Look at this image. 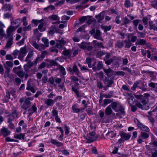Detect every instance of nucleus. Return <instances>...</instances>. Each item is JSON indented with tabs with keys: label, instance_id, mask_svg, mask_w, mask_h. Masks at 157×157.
I'll return each instance as SVG.
<instances>
[{
	"label": "nucleus",
	"instance_id": "4468645a",
	"mask_svg": "<svg viewBox=\"0 0 157 157\" xmlns=\"http://www.w3.org/2000/svg\"><path fill=\"white\" fill-rule=\"evenodd\" d=\"M27 51L26 50H21L19 53L18 59L21 60H23L24 57L26 55Z\"/></svg>",
	"mask_w": 157,
	"mask_h": 157
},
{
	"label": "nucleus",
	"instance_id": "a211bd4d",
	"mask_svg": "<svg viewBox=\"0 0 157 157\" xmlns=\"http://www.w3.org/2000/svg\"><path fill=\"white\" fill-rule=\"evenodd\" d=\"M40 57H37L34 63L33 62H29L28 63L26 64L25 65H26V67L29 68V67H32L34 63V64H36L38 62V61Z\"/></svg>",
	"mask_w": 157,
	"mask_h": 157
},
{
	"label": "nucleus",
	"instance_id": "a18cd8bd",
	"mask_svg": "<svg viewBox=\"0 0 157 157\" xmlns=\"http://www.w3.org/2000/svg\"><path fill=\"white\" fill-rule=\"evenodd\" d=\"M93 42L94 43L96 44L97 45L99 48H104V46L103 45V43L102 42H100V43L97 42V40H94L93 41Z\"/></svg>",
	"mask_w": 157,
	"mask_h": 157
},
{
	"label": "nucleus",
	"instance_id": "864d4df0",
	"mask_svg": "<svg viewBox=\"0 0 157 157\" xmlns=\"http://www.w3.org/2000/svg\"><path fill=\"white\" fill-rule=\"evenodd\" d=\"M112 26L110 25L109 26H104L103 28V29H104L105 32H107V31L110 30Z\"/></svg>",
	"mask_w": 157,
	"mask_h": 157
},
{
	"label": "nucleus",
	"instance_id": "f257e3e1",
	"mask_svg": "<svg viewBox=\"0 0 157 157\" xmlns=\"http://www.w3.org/2000/svg\"><path fill=\"white\" fill-rule=\"evenodd\" d=\"M21 66L20 65L18 67H15L13 69V71L16 74L18 77L22 78L25 77L26 79L28 77V75L25 72L21 70Z\"/></svg>",
	"mask_w": 157,
	"mask_h": 157
},
{
	"label": "nucleus",
	"instance_id": "9b49d317",
	"mask_svg": "<svg viewBox=\"0 0 157 157\" xmlns=\"http://www.w3.org/2000/svg\"><path fill=\"white\" fill-rule=\"evenodd\" d=\"M148 85L151 88V90H153L156 92H157V83H154L150 81L148 84Z\"/></svg>",
	"mask_w": 157,
	"mask_h": 157
},
{
	"label": "nucleus",
	"instance_id": "c85d7f7f",
	"mask_svg": "<svg viewBox=\"0 0 157 157\" xmlns=\"http://www.w3.org/2000/svg\"><path fill=\"white\" fill-rule=\"evenodd\" d=\"M112 112V110L110 105H109L105 109V113L106 115H110Z\"/></svg>",
	"mask_w": 157,
	"mask_h": 157
},
{
	"label": "nucleus",
	"instance_id": "39448f33",
	"mask_svg": "<svg viewBox=\"0 0 157 157\" xmlns=\"http://www.w3.org/2000/svg\"><path fill=\"white\" fill-rule=\"evenodd\" d=\"M24 68L25 71V73H27L28 74V77L31 75L34 74L37 71L36 68H34L29 70V68L26 67L25 65H24Z\"/></svg>",
	"mask_w": 157,
	"mask_h": 157
},
{
	"label": "nucleus",
	"instance_id": "774afa93",
	"mask_svg": "<svg viewBox=\"0 0 157 157\" xmlns=\"http://www.w3.org/2000/svg\"><path fill=\"white\" fill-rule=\"evenodd\" d=\"M34 34L35 36L36 37L38 38L39 35L40 34V33L38 30V29H35L33 30Z\"/></svg>",
	"mask_w": 157,
	"mask_h": 157
},
{
	"label": "nucleus",
	"instance_id": "680f3d73",
	"mask_svg": "<svg viewBox=\"0 0 157 157\" xmlns=\"http://www.w3.org/2000/svg\"><path fill=\"white\" fill-rule=\"evenodd\" d=\"M137 33L138 37L144 38L145 37V34L143 33L138 31L137 32Z\"/></svg>",
	"mask_w": 157,
	"mask_h": 157
},
{
	"label": "nucleus",
	"instance_id": "412c9836",
	"mask_svg": "<svg viewBox=\"0 0 157 157\" xmlns=\"http://www.w3.org/2000/svg\"><path fill=\"white\" fill-rule=\"evenodd\" d=\"M37 109V108L35 105H33L31 108L29 109L28 110V112H29V116L31 115L33 113L36 112Z\"/></svg>",
	"mask_w": 157,
	"mask_h": 157
},
{
	"label": "nucleus",
	"instance_id": "4be33fe9",
	"mask_svg": "<svg viewBox=\"0 0 157 157\" xmlns=\"http://www.w3.org/2000/svg\"><path fill=\"white\" fill-rule=\"evenodd\" d=\"M117 58L115 56H113L112 58L106 60V59H104V60L105 61V63L108 65L110 64L114 60L117 59Z\"/></svg>",
	"mask_w": 157,
	"mask_h": 157
},
{
	"label": "nucleus",
	"instance_id": "c9c22d12",
	"mask_svg": "<svg viewBox=\"0 0 157 157\" xmlns=\"http://www.w3.org/2000/svg\"><path fill=\"white\" fill-rule=\"evenodd\" d=\"M150 146L153 145L154 147H157V141L154 138H152L151 142L149 143Z\"/></svg>",
	"mask_w": 157,
	"mask_h": 157
},
{
	"label": "nucleus",
	"instance_id": "58836bf2",
	"mask_svg": "<svg viewBox=\"0 0 157 157\" xmlns=\"http://www.w3.org/2000/svg\"><path fill=\"white\" fill-rule=\"evenodd\" d=\"M33 51H31L29 52L25 59V61L26 62L28 61L29 60L30 58L33 56Z\"/></svg>",
	"mask_w": 157,
	"mask_h": 157
},
{
	"label": "nucleus",
	"instance_id": "0eeeda50",
	"mask_svg": "<svg viewBox=\"0 0 157 157\" xmlns=\"http://www.w3.org/2000/svg\"><path fill=\"white\" fill-rule=\"evenodd\" d=\"M120 135L122 139H123L124 140H128L131 136L130 134L127 133L123 132H120Z\"/></svg>",
	"mask_w": 157,
	"mask_h": 157
},
{
	"label": "nucleus",
	"instance_id": "e433bc0d",
	"mask_svg": "<svg viewBox=\"0 0 157 157\" xmlns=\"http://www.w3.org/2000/svg\"><path fill=\"white\" fill-rule=\"evenodd\" d=\"M101 32L99 30H97L95 32V34L94 35V37L97 39H100Z\"/></svg>",
	"mask_w": 157,
	"mask_h": 157
},
{
	"label": "nucleus",
	"instance_id": "ea45409f",
	"mask_svg": "<svg viewBox=\"0 0 157 157\" xmlns=\"http://www.w3.org/2000/svg\"><path fill=\"white\" fill-rule=\"evenodd\" d=\"M17 116L18 114L17 111L16 110H14L13 111L11 114L9 115L8 117L12 116V117L15 119L16 117H17Z\"/></svg>",
	"mask_w": 157,
	"mask_h": 157
},
{
	"label": "nucleus",
	"instance_id": "7ed1b4c3",
	"mask_svg": "<svg viewBox=\"0 0 157 157\" xmlns=\"http://www.w3.org/2000/svg\"><path fill=\"white\" fill-rule=\"evenodd\" d=\"M134 121L138 128L141 130L147 132L150 131L149 128L147 126L143 124L139 121L136 118H135L134 119Z\"/></svg>",
	"mask_w": 157,
	"mask_h": 157
},
{
	"label": "nucleus",
	"instance_id": "a19ab883",
	"mask_svg": "<svg viewBox=\"0 0 157 157\" xmlns=\"http://www.w3.org/2000/svg\"><path fill=\"white\" fill-rule=\"evenodd\" d=\"M14 27H10L8 29L7 35L8 36H10L12 31L14 30Z\"/></svg>",
	"mask_w": 157,
	"mask_h": 157
},
{
	"label": "nucleus",
	"instance_id": "cd10ccee",
	"mask_svg": "<svg viewBox=\"0 0 157 157\" xmlns=\"http://www.w3.org/2000/svg\"><path fill=\"white\" fill-rule=\"evenodd\" d=\"M149 25L150 26V29H152L157 31V27L155 26V25L153 24L152 21H149Z\"/></svg>",
	"mask_w": 157,
	"mask_h": 157
},
{
	"label": "nucleus",
	"instance_id": "2eb2a0df",
	"mask_svg": "<svg viewBox=\"0 0 157 157\" xmlns=\"http://www.w3.org/2000/svg\"><path fill=\"white\" fill-rule=\"evenodd\" d=\"M4 27V25L2 22L0 21V36L1 37V39L5 35L4 31L3 29V28Z\"/></svg>",
	"mask_w": 157,
	"mask_h": 157
},
{
	"label": "nucleus",
	"instance_id": "2f4dec72",
	"mask_svg": "<svg viewBox=\"0 0 157 157\" xmlns=\"http://www.w3.org/2000/svg\"><path fill=\"white\" fill-rule=\"evenodd\" d=\"M130 22V21L128 19L127 17H124L123 19L122 25H125L128 24Z\"/></svg>",
	"mask_w": 157,
	"mask_h": 157
},
{
	"label": "nucleus",
	"instance_id": "f704fd0d",
	"mask_svg": "<svg viewBox=\"0 0 157 157\" xmlns=\"http://www.w3.org/2000/svg\"><path fill=\"white\" fill-rule=\"evenodd\" d=\"M106 135L108 137L113 138L116 136V134L113 132L111 131L108 132Z\"/></svg>",
	"mask_w": 157,
	"mask_h": 157
},
{
	"label": "nucleus",
	"instance_id": "bf43d9fd",
	"mask_svg": "<svg viewBox=\"0 0 157 157\" xmlns=\"http://www.w3.org/2000/svg\"><path fill=\"white\" fill-rule=\"evenodd\" d=\"M132 36L131 39V41L132 42H134L137 39V37L136 36H133V34L132 33L130 34L128 36Z\"/></svg>",
	"mask_w": 157,
	"mask_h": 157
},
{
	"label": "nucleus",
	"instance_id": "0e129e2a",
	"mask_svg": "<svg viewBox=\"0 0 157 157\" xmlns=\"http://www.w3.org/2000/svg\"><path fill=\"white\" fill-rule=\"evenodd\" d=\"M111 102L112 101L111 100L109 99H106L104 100V104L105 105H106L108 104L111 103Z\"/></svg>",
	"mask_w": 157,
	"mask_h": 157
},
{
	"label": "nucleus",
	"instance_id": "f3484780",
	"mask_svg": "<svg viewBox=\"0 0 157 157\" xmlns=\"http://www.w3.org/2000/svg\"><path fill=\"white\" fill-rule=\"evenodd\" d=\"M26 89L27 90H30L33 93H35L36 92L35 90L30 84L29 80L27 82Z\"/></svg>",
	"mask_w": 157,
	"mask_h": 157
},
{
	"label": "nucleus",
	"instance_id": "423d86ee",
	"mask_svg": "<svg viewBox=\"0 0 157 157\" xmlns=\"http://www.w3.org/2000/svg\"><path fill=\"white\" fill-rule=\"evenodd\" d=\"M78 105L77 104H73L72 106V109L73 112L74 113H78L80 112H83L84 111V108H78Z\"/></svg>",
	"mask_w": 157,
	"mask_h": 157
},
{
	"label": "nucleus",
	"instance_id": "ddd939ff",
	"mask_svg": "<svg viewBox=\"0 0 157 157\" xmlns=\"http://www.w3.org/2000/svg\"><path fill=\"white\" fill-rule=\"evenodd\" d=\"M65 43V41L63 40H58L57 41L56 46L57 48H61Z\"/></svg>",
	"mask_w": 157,
	"mask_h": 157
},
{
	"label": "nucleus",
	"instance_id": "dca6fc26",
	"mask_svg": "<svg viewBox=\"0 0 157 157\" xmlns=\"http://www.w3.org/2000/svg\"><path fill=\"white\" fill-rule=\"evenodd\" d=\"M44 102L48 106H53L55 103L54 101L53 100L49 98L45 99Z\"/></svg>",
	"mask_w": 157,
	"mask_h": 157
},
{
	"label": "nucleus",
	"instance_id": "c756f323",
	"mask_svg": "<svg viewBox=\"0 0 157 157\" xmlns=\"http://www.w3.org/2000/svg\"><path fill=\"white\" fill-rule=\"evenodd\" d=\"M110 105L111 106V108L112 107V109L115 111L116 112H118V111L117 110V108L118 107V105L117 103L115 102H113L112 103L111 105Z\"/></svg>",
	"mask_w": 157,
	"mask_h": 157
},
{
	"label": "nucleus",
	"instance_id": "6ab92c4d",
	"mask_svg": "<svg viewBox=\"0 0 157 157\" xmlns=\"http://www.w3.org/2000/svg\"><path fill=\"white\" fill-rule=\"evenodd\" d=\"M51 142L52 144L56 145L57 147H61L63 145V144L61 142L53 139H51Z\"/></svg>",
	"mask_w": 157,
	"mask_h": 157
},
{
	"label": "nucleus",
	"instance_id": "3c124183",
	"mask_svg": "<svg viewBox=\"0 0 157 157\" xmlns=\"http://www.w3.org/2000/svg\"><path fill=\"white\" fill-rule=\"evenodd\" d=\"M148 119L150 123L153 126L154 125V123L155 122V120L153 117H152L151 116H147Z\"/></svg>",
	"mask_w": 157,
	"mask_h": 157
},
{
	"label": "nucleus",
	"instance_id": "a878e982",
	"mask_svg": "<svg viewBox=\"0 0 157 157\" xmlns=\"http://www.w3.org/2000/svg\"><path fill=\"white\" fill-rule=\"evenodd\" d=\"M71 52L70 50H64L63 52V55L67 58H69L71 55Z\"/></svg>",
	"mask_w": 157,
	"mask_h": 157
},
{
	"label": "nucleus",
	"instance_id": "f03ea898",
	"mask_svg": "<svg viewBox=\"0 0 157 157\" xmlns=\"http://www.w3.org/2000/svg\"><path fill=\"white\" fill-rule=\"evenodd\" d=\"M144 81L139 80L135 82L132 86L131 87V89L135 90L136 88H138L144 91H146L147 90L146 84H144Z\"/></svg>",
	"mask_w": 157,
	"mask_h": 157
},
{
	"label": "nucleus",
	"instance_id": "5fc2aeb1",
	"mask_svg": "<svg viewBox=\"0 0 157 157\" xmlns=\"http://www.w3.org/2000/svg\"><path fill=\"white\" fill-rule=\"evenodd\" d=\"M124 45L123 43L119 41H117L116 43V46L118 48H121Z\"/></svg>",
	"mask_w": 157,
	"mask_h": 157
},
{
	"label": "nucleus",
	"instance_id": "72a5a7b5",
	"mask_svg": "<svg viewBox=\"0 0 157 157\" xmlns=\"http://www.w3.org/2000/svg\"><path fill=\"white\" fill-rule=\"evenodd\" d=\"M13 8V6L10 4H5L4 8L5 9L6 11H10Z\"/></svg>",
	"mask_w": 157,
	"mask_h": 157
},
{
	"label": "nucleus",
	"instance_id": "b1692460",
	"mask_svg": "<svg viewBox=\"0 0 157 157\" xmlns=\"http://www.w3.org/2000/svg\"><path fill=\"white\" fill-rule=\"evenodd\" d=\"M25 134L20 133L19 134H16L14 136V137L16 139L20 140L25 139Z\"/></svg>",
	"mask_w": 157,
	"mask_h": 157
},
{
	"label": "nucleus",
	"instance_id": "7c9ffc66",
	"mask_svg": "<svg viewBox=\"0 0 157 157\" xmlns=\"http://www.w3.org/2000/svg\"><path fill=\"white\" fill-rule=\"evenodd\" d=\"M13 38L12 36H10L9 40H8L6 46V48H10V47L12 44Z\"/></svg>",
	"mask_w": 157,
	"mask_h": 157
},
{
	"label": "nucleus",
	"instance_id": "f8f14e48",
	"mask_svg": "<svg viewBox=\"0 0 157 157\" xmlns=\"http://www.w3.org/2000/svg\"><path fill=\"white\" fill-rule=\"evenodd\" d=\"M30 101L28 100H25L21 107L25 110H26L30 106Z\"/></svg>",
	"mask_w": 157,
	"mask_h": 157
},
{
	"label": "nucleus",
	"instance_id": "69168bd1",
	"mask_svg": "<svg viewBox=\"0 0 157 157\" xmlns=\"http://www.w3.org/2000/svg\"><path fill=\"white\" fill-rule=\"evenodd\" d=\"M65 128V134L66 135H68L69 133L70 128L66 125H64Z\"/></svg>",
	"mask_w": 157,
	"mask_h": 157
},
{
	"label": "nucleus",
	"instance_id": "1a4fd4ad",
	"mask_svg": "<svg viewBox=\"0 0 157 157\" xmlns=\"http://www.w3.org/2000/svg\"><path fill=\"white\" fill-rule=\"evenodd\" d=\"M105 12V11H102L98 15L95 16V17L97 19L98 22L101 23V21L104 17Z\"/></svg>",
	"mask_w": 157,
	"mask_h": 157
},
{
	"label": "nucleus",
	"instance_id": "13d9d810",
	"mask_svg": "<svg viewBox=\"0 0 157 157\" xmlns=\"http://www.w3.org/2000/svg\"><path fill=\"white\" fill-rule=\"evenodd\" d=\"M6 60H13L14 59L13 56L12 54H8L6 56Z\"/></svg>",
	"mask_w": 157,
	"mask_h": 157
},
{
	"label": "nucleus",
	"instance_id": "79ce46f5",
	"mask_svg": "<svg viewBox=\"0 0 157 157\" xmlns=\"http://www.w3.org/2000/svg\"><path fill=\"white\" fill-rule=\"evenodd\" d=\"M97 67V70L98 71L101 70L103 67V63L101 61H99Z\"/></svg>",
	"mask_w": 157,
	"mask_h": 157
},
{
	"label": "nucleus",
	"instance_id": "e2e57ef3",
	"mask_svg": "<svg viewBox=\"0 0 157 157\" xmlns=\"http://www.w3.org/2000/svg\"><path fill=\"white\" fill-rule=\"evenodd\" d=\"M18 52L19 51L17 50H15L12 54V55L13 56L14 59L17 58V56L18 55Z\"/></svg>",
	"mask_w": 157,
	"mask_h": 157
},
{
	"label": "nucleus",
	"instance_id": "bb28decb",
	"mask_svg": "<svg viewBox=\"0 0 157 157\" xmlns=\"http://www.w3.org/2000/svg\"><path fill=\"white\" fill-rule=\"evenodd\" d=\"M117 110L118 112H120L121 114L124 115L125 114L124 109L123 106L121 105L118 106Z\"/></svg>",
	"mask_w": 157,
	"mask_h": 157
},
{
	"label": "nucleus",
	"instance_id": "37998d69",
	"mask_svg": "<svg viewBox=\"0 0 157 157\" xmlns=\"http://www.w3.org/2000/svg\"><path fill=\"white\" fill-rule=\"evenodd\" d=\"M151 157H157V150L155 148H153V150L151 151Z\"/></svg>",
	"mask_w": 157,
	"mask_h": 157
},
{
	"label": "nucleus",
	"instance_id": "603ef678",
	"mask_svg": "<svg viewBox=\"0 0 157 157\" xmlns=\"http://www.w3.org/2000/svg\"><path fill=\"white\" fill-rule=\"evenodd\" d=\"M131 2L130 0H125V3L124 4V5L127 8H128L130 7L131 6Z\"/></svg>",
	"mask_w": 157,
	"mask_h": 157
},
{
	"label": "nucleus",
	"instance_id": "338daca9",
	"mask_svg": "<svg viewBox=\"0 0 157 157\" xmlns=\"http://www.w3.org/2000/svg\"><path fill=\"white\" fill-rule=\"evenodd\" d=\"M50 65L53 66H56L57 65V63L55 61L53 60H50L48 61Z\"/></svg>",
	"mask_w": 157,
	"mask_h": 157
},
{
	"label": "nucleus",
	"instance_id": "6e6d98bb",
	"mask_svg": "<svg viewBox=\"0 0 157 157\" xmlns=\"http://www.w3.org/2000/svg\"><path fill=\"white\" fill-rule=\"evenodd\" d=\"M91 59L90 58H88L86 59V62L88 64V67L89 68H91Z\"/></svg>",
	"mask_w": 157,
	"mask_h": 157
},
{
	"label": "nucleus",
	"instance_id": "393cba45",
	"mask_svg": "<svg viewBox=\"0 0 157 157\" xmlns=\"http://www.w3.org/2000/svg\"><path fill=\"white\" fill-rule=\"evenodd\" d=\"M49 19L51 20L59 21V17L56 14H53L48 17Z\"/></svg>",
	"mask_w": 157,
	"mask_h": 157
},
{
	"label": "nucleus",
	"instance_id": "49530a36",
	"mask_svg": "<svg viewBox=\"0 0 157 157\" xmlns=\"http://www.w3.org/2000/svg\"><path fill=\"white\" fill-rule=\"evenodd\" d=\"M72 90L75 93L77 97H79L81 96V95L79 94V92L77 89L73 87L72 88Z\"/></svg>",
	"mask_w": 157,
	"mask_h": 157
},
{
	"label": "nucleus",
	"instance_id": "de8ad7c7",
	"mask_svg": "<svg viewBox=\"0 0 157 157\" xmlns=\"http://www.w3.org/2000/svg\"><path fill=\"white\" fill-rule=\"evenodd\" d=\"M38 26V29L41 32H43L44 31V30L43 29V27L44 25V23L43 21H41Z\"/></svg>",
	"mask_w": 157,
	"mask_h": 157
},
{
	"label": "nucleus",
	"instance_id": "4d7b16f0",
	"mask_svg": "<svg viewBox=\"0 0 157 157\" xmlns=\"http://www.w3.org/2000/svg\"><path fill=\"white\" fill-rule=\"evenodd\" d=\"M43 21V19H42L40 20L33 19L32 20V22L34 24L36 25H37L38 24L40 23V22H41V21Z\"/></svg>",
	"mask_w": 157,
	"mask_h": 157
},
{
	"label": "nucleus",
	"instance_id": "20e7f679",
	"mask_svg": "<svg viewBox=\"0 0 157 157\" xmlns=\"http://www.w3.org/2000/svg\"><path fill=\"white\" fill-rule=\"evenodd\" d=\"M67 70L71 72L75 73V75H77L79 77H80V74H81V73L76 65H74L72 68L70 67H68Z\"/></svg>",
	"mask_w": 157,
	"mask_h": 157
},
{
	"label": "nucleus",
	"instance_id": "aec40b11",
	"mask_svg": "<svg viewBox=\"0 0 157 157\" xmlns=\"http://www.w3.org/2000/svg\"><path fill=\"white\" fill-rule=\"evenodd\" d=\"M103 70L104 71L106 75L109 77H110L112 75L111 74L113 73V70L110 68L107 69L103 68Z\"/></svg>",
	"mask_w": 157,
	"mask_h": 157
},
{
	"label": "nucleus",
	"instance_id": "9d476101",
	"mask_svg": "<svg viewBox=\"0 0 157 157\" xmlns=\"http://www.w3.org/2000/svg\"><path fill=\"white\" fill-rule=\"evenodd\" d=\"M95 131H92L89 133V139L88 141L89 143H91L94 141L96 139L95 135Z\"/></svg>",
	"mask_w": 157,
	"mask_h": 157
},
{
	"label": "nucleus",
	"instance_id": "052dcab7",
	"mask_svg": "<svg viewBox=\"0 0 157 157\" xmlns=\"http://www.w3.org/2000/svg\"><path fill=\"white\" fill-rule=\"evenodd\" d=\"M120 17V15H118L116 17L115 19V22L116 23L118 24L121 23V20L119 19Z\"/></svg>",
	"mask_w": 157,
	"mask_h": 157
},
{
	"label": "nucleus",
	"instance_id": "09e8293b",
	"mask_svg": "<svg viewBox=\"0 0 157 157\" xmlns=\"http://www.w3.org/2000/svg\"><path fill=\"white\" fill-rule=\"evenodd\" d=\"M136 43L139 44L143 45L146 44V41L144 39H139L137 40Z\"/></svg>",
	"mask_w": 157,
	"mask_h": 157
},
{
	"label": "nucleus",
	"instance_id": "5701e85b",
	"mask_svg": "<svg viewBox=\"0 0 157 157\" xmlns=\"http://www.w3.org/2000/svg\"><path fill=\"white\" fill-rule=\"evenodd\" d=\"M2 134L5 136H7L10 133V132L7 128H3L1 130Z\"/></svg>",
	"mask_w": 157,
	"mask_h": 157
},
{
	"label": "nucleus",
	"instance_id": "473e14b6",
	"mask_svg": "<svg viewBox=\"0 0 157 157\" xmlns=\"http://www.w3.org/2000/svg\"><path fill=\"white\" fill-rule=\"evenodd\" d=\"M149 136V135L144 132H141L140 136H139L140 138H142L143 139H146L148 138Z\"/></svg>",
	"mask_w": 157,
	"mask_h": 157
},
{
	"label": "nucleus",
	"instance_id": "8fccbe9b",
	"mask_svg": "<svg viewBox=\"0 0 157 157\" xmlns=\"http://www.w3.org/2000/svg\"><path fill=\"white\" fill-rule=\"evenodd\" d=\"M57 108L55 107L53 108V109L52 111V116L53 117H56L57 116H58V112L56 110Z\"/></svg>",
	"mask_w": 157,
	"mask_h": 157
},
{
	"label": "nucleus",
	"instance_id": "6e6552de",
	"mask_svg": "<svg viewBox=\"0 0 157 157\" xmlns=\"http://www.w3.org/2000/svg\"><path fill=\"white\" fill-rule=\"evenodd\" d=\"M78 46L82 49H91L92 48V46H90L89 44L86 43L82 42L78 45Z\"/></svg>",
	"mask_w": 157,
	"mask_h": 157
},
{
	"label": "nucleus",
	"instance_id": "c03bdc74",
	"mask_svg": "<svg viewBox=\"0 0 157 157\" xmlns=\"http://www.w3.org/2000/svg\"><path fill=\"white\" fill-rule=\"evenodd\" d=\"M42 40L44 43V46L46 47H48L49 46V42L48 39H47L46 38H43L42 39Z\"/></svg>",
	"mask_w": 157,
	"mask_h": 157
},
{
	"label": "nucleus",
	"instance_id": "4c0bfd02",
	"mask_svg": "<svg viewBox=\"0 0 157 157\" xmlns=\"http://www.w3.org/2000/svg\"><path fill=\"white\" fill-rule=\"evenodd\" d=\"M55 9V6L53 5H50L46 8H44L45 11H48L49 10H52Z\"/></svg>",
	"mask_w": 157,
	"mask_h": 157
}]
</instances>
